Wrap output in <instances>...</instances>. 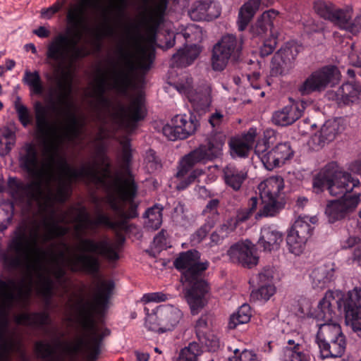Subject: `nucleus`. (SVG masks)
Listing matches in <instances>:
<instances>
[{"label":"nucleus","instance_id":"33","mask_svg":"<svg viewBox=\"0 0 361 361\" xmlns=\"http://www.w3.org/2000/svg\"><path fill=\"white\" fill-rule=\"evenodd\" d=\"M255 152L266 169L271 171L281 166L271 149H268L266 142H257L255 146Z\"/></svg>","mask_w":361,"mask_h":361},{"label":"nucleus","instance_id":"36","mask_svg":"<svg viewBox=\"0 0 361 361\" xmlns=\"http://www.w3.org/2000/svg\"><path fill=\"white\" fill-rule=\"evenodd\" d=\"M259 7V0H249L240 8L238 13V26L240 31L245 29Z\"/></svg>","mask_w":361,"mask_h":361},{"label":"nucleus","instance_id":"11","mask_svg":"<svg viewBox=\"0 0 361 361\" xmlns=\"http://www.w3.org/2000/svg\"><path fill=\"white\" fill-rule=\"evenodd\" d=\"M183 312L173 305L158 306L152 314L147 313L145 326L157 333H164L174 329L182 320Z\"/></svg>","mask_w":361,"mask_h":361},{"label":"nucleus","instance_id":"61","mask_svg":"<svg viewBox=\"0 0 361 361\" xmlns=\"http://www.w3.org/2000/svg\"><path fill=\"white\" fill-rule=\"evenodd\" d=\"M274 277V271L268 267L263 269L258 275L259 284L271 283Z\"/></svg>","mask_w":361,"mask_h":361},{"label":"nucleus","instance_id":"10","mask_svg":"<svg viewBox=\"0 0 361 361\" xmlns=\"http://www.w3.org/2000/svg\"><path fill=\"white\" fill-rule=\"evenodd\" d=\"M145 115L144 98L141 94L133 97L128 106L121 103L113 108L111 119L118 128L130 133L137 128L138 121L142 120Z\"/></svg>","mask_w":361,"mask_h":361},{"label":"nucleus","instance_id":"34","mask_svg":"<svg viewBox=\"0 0 361 361\" xmlns=\"http://www.w3.org/2000/svg\"><path fill=\"white\" fill-rule=\"evenodd\" d=\"M360 96H361V85L357 82L344 83L336 92L337 99L345 104L354 102Z\"/></svg>","mask_w":361,"mask_h":361},{"label":"nucleus","instance_id":"8","mask_svg":"<svg viewBox=\"0 0 361 361\" xmlns=\"http://www.w3.org/2000/svg\"><path fill=\"white\" fill-rule=\"evenodd\" d=\"M360 185V181L354 178L349 173L339 171L338 165L331 162L322 168L314 177L312 187L315 192L319 193L326 186L332 196L347 195L355 188Z\"/></svg>","mask_w":361,"mask_h":361},{"label":"nucleus","instance_id":"24","mask_svg":"<svg viewBox=\"0 0 361 361\" xmlns=\"http://www.w3.org/2000/svg\"><path fill=\"white\" fill-rule=\"evenodd\" d=\"M257 134V129L251 128L246 133L231 138L229 142L231 156L233 157H247L252 149Z\"/></svg>","mask_w":361,"mask_h":361},{"label":"nucleus","instance_id":"6","mask_svg":"<svg viewBox=\"0 0 361 361\" xmlns=\"http://www.w3.org/2000/svg\"><path fill=\"white\" fill-rule=\"evenodd\" d=\"M14 299L12 282L0 279V361H8L11 353L23 354L21 339L16 329L11 328L5 310Z\"/></svg>","mask_w":361,"mask_h":361},{"label":"nucleus","instance_id":"14","mask_svg":"<svg viewBox=\"0 0 361 361\" xmlns=\"http://www.w3.org/2000/svg\"><path fill=\"white\" fill-rule=\"evenodd\" d=\"M338 78V71L334 66H324L312 72L298 87L301 95L322 92Z\"/></svg>","mask_w":361,"mask_h":361},{"label":"nucleus","instance_id":"30","mask_svg":"<svg viewBox=\"0 0 361 361\" xmlns=\"http://www.w3.org/2000/svg\"><path fill=\"white\" fill-rule=\"evenodd\" d=\"M334 300V293L331 290L327 291L319 302L315 311V317L318 322H324V323L335 322L336 312L332 307V302Z\"/></svg>","mask_w":361,"mask_h":361},{"label":"nucleus","instance_id":"63","mask_svg":"<svg viewBox=\"0 0 361 361\" xmlns=\"http://www.w3.org/2000/svg\"><path fill=\"white\" fill-rule=\"evenodd\" d=\"M359 240V238L357 237L349 236L346 239L342 240L341 241V247L344 250L351 248L354 246L355 247L357 245L360 244L358 243Z\"/></svg>","mask_w":361,"mask_h":361},{"label":"nucleus","instance_id":"44","mask_svg":"<svg viewBox=\"0 0 361 361\" xmlns=\"http://www.w3.org/2000/svg\"><path fill=\"white\" fill-rule=\"evenodd\" d=\"M201 353L200 345L196 342H192L180 350L178 361H197Z\"/></svg>","mask_w":361,"mask_h":361},{"label":"nucleus","instance_id":"38","mask_svg":"<svg viewBox=\"0 0 361 361\" xmlns=\"http://www.w3.org/2000/svg\"><path fill=\"white\" fill-rule=\"evenodd\" d=\"M22 81L29 87L31 94L42 95L44 93V84L39 71H35L32 72L26 69Z\"/></svg>","mask_w":361,"mask_h":361},{"label":"nucleus","instance_id":"27","mask_svg":"<svg viewBox=\"0 0 361 361\" xmlns=\"http://www.w3.org/2000/svg\"><path fill=\"white\" fill-rule=\"evenodd\" d=\"M248 178V171L245 167L228 164L223 169L225 185L235 192L240 191Z\"/></svg>","mask_w":361,"mask_h":361},{"label":"nucleus","instance_id":"5","mask_svg":"<svg viewBox=\"0 0 361 361\" xmlns=\"http://www.w3.org/2000/svg\"><path fill=\"white\" fill-rule=\"evenodd\" d=\"M175 267L183 272L181 281L188 283L185 298L190 306L192 315L199 313L205 304V295L208 292V284L202 279L204 271L208 268L209 262H200V253L195 250L182 252L174 261Z\"/></svg>","mask_w":361,"mask_h":361},{"label":"nucleus","instance_id":"12","mask_svg":"<svg viewBox=\"0 0 361 361\" xmlns=\"http://www.w3.org/2000/svg\"><path fill=\"white\" fill-rule=\"evenodd\" d=\"M243 41L233 34L224 35L214 45L212 65L214 71H223L230 60L237 59L242 51Z\"/></svg>","mask_w":361,"mask_h":361},{"label":"nucleus","instance_id":"56","mask_svg":"<svg viewBox=\"0 0 361 361\" xmlns=\"http://www.w3.org/2000/svg\"><path fill=\"white\" fill-rule=\"evenodd\" d=\"M176 124L172 123L171 125L166 124L162 128V133L164 135L170 140H176L178 139L181 140L180 133L177 130Z\"/></svg>","mask_w":361,"mask_h":361},{"label":"nucleus","instance_id":"31","mask_svg":"<svg viewBox=\"0 0 361 361\" xmlns=\"http://www.w3.org/2000/svg\"><path fill=\"white\" fill-rule=\"evenodd\" d=\"M278 15V12L274 9L264 12L257 19L255 25H252L250 32L253 36L263 37L268 31L272 32L273 20Z\"/></svg>","mask_w":361,"mask_h":361},{"label":"nucleus","instance_id":"41","mask_svg":"<svg viewBox=\"0 0 361 361\" xmlns=\"http://www.w3.org/2000/svg\"><path fill=\"white\" fill-rule=\"evenodd\" d=\"M251 317V309L247 304L242 305L236 313L232 314L228 322L230 329H235L238 325L247 323Z\"/></svg>","mask_w":361,"mask_h":361},{"label":"nucleus","instance_id":"32","mask_svg":"<svg viewBox=\"0 0 361 361\" xmlns=\"http://www.w3.org/2000/svg\"><path fill=\"white\" fill-rule=\"evenodd\" d=\"M334 277L332 267L323 265L314 269L310 274V279L314 288H324Z\"/></svg>","mask_w":361,"mask_h":361},{"label":"nucleus","instance_id":"13","mask_svg":"<svg viewBox=\"0 0 361 361\" xmlns=\"http://www.w3.org/2000/svg\"><path fill=\"white\" fill-rule=\"evenodd\" d=\"M338 310L345 314V322L355 332L361 331V287H355L336 300Z\"/></svg>","mask_w":361,"mask_h":361},{"label":"nucleus","instance_id":"21","mask_svg":"<svg viewBox=\"0 0 361 361\" xmlns=\"http://www.w3.org/2000/svg\"><path fill=\"white\" fill-rule=\"evenodd\" d=\"M307 106L304 100L292 102L282 109L276 111L272 116V121L279 126H287L299 119Z\"/></svg>","mask_w":361,"mask_h":361},{"label":"nucleus","instance_id":"42","mask_svg":"<svg viewBox=\"0 0 361 361\" xmlns=\"http://www.w3.org/2000/svg\"><path fill=\"white\" fill-rule=\"evenodd\" d=\"M162 209L158 206H154L147 210L145 214L146 219L145 224L149 228L157 230L162 223Z\"/></svg>","mask_w":361,"mask_h":361},{"label":"nucleus","instance_id":"48","mask_svg":"<svg viewBox=\"0 0 361 361\" xmlns=\"http://www.w3.org/2000/svg\"><path fill=\"white\" fill-rule=\"evenodd\" d=\"M275 290L272 283L259 284V289L252 292L251 296L258 300L267 301L274 294Z\"/></svg>","mask_w":361,"mask_h":361},{"label":"nucleus","instance_id":"47","mask_svg":"<svg viewBox=\"0 0 361 361\" xmlns=\"http://www.w3.org/2000/svg\"><path fill=\"white\" fill-rule=\"evenodd\" d=\"M264 203L263 207L256 214L257 219L262 217H269L276 216L280 210L279 202L278 200H273Z\"/></svg>","mask_w":361,"mask_h":361},{"label":"nucleus","instance_id":"62","mask_svg":"<svg viewBox=\"0 0 361 361\" xmlns=\"http://www.w3.org/2000/svg\"><path fill=\"white\" fill-rule=\"evenodd\" d=\"M224 119V115L221 112L216 111V112L211 114L209 118V122L213 128L219 127Z\"/></svg>","mask_w":361,"mask_h":361},{"label":"nucleus","instance_id":"40","mask_svg":"<svg viewBox=\"0 0 361 361\" xmlns=\"http://www.w3.org/2000/svg\"><path fill=\"white\" fill-rule=\"evenodd\" d=\"M16 136L14 131L8 128L0 130V156L7 155L16 144Z\"/></svg>","mask_w":361,"mask_h":361},{"label":"nucleus","instance_id":"59","mask_svg":"<svg viewBox=\"0 0 361 361\" xmlns=\"http://www.w3.org/2000/svg\"><path fill=\"white\" fill-rule=\"evenodd\" d=\"M237 226L236 220L233 217H231L226 219L218 228L220 233H225L227 236L235 229Z\"/></svg>","mask_w":361,"mask_h":361},{"label":"nucleus","instance_id":"37","mask_svg":"<svg viewBox=\"0 0 361 361\" xmlns=\"http://www.w3.org/2000/svg\"><path fill=\"white\" fill-rule=\"evenodd\" d=\"M171 122L176 124L181 140L194 134L198 126L197 121H194L191 117L188 118L186 115H176Z\"/></svg>","mask_w":361,"mask_h":361},{"label":"nucleus","instance_id":"35","mask_svg":"<svg viewBox=\"0 0 361 361\" xmlns=\"http://www.w3.org/2000/svg\"><path fill=\"white\" fill-rule=\"evenodd\" d=\"M200 50L196 45L185 47L173 55V64L177 66L190 65L199 55Z\"/></svg>","mask_w":361,"mask_h":361},{"label":"nucleus","instance_id":"15","mask_svg":"<svg viewBox=\"0 0 361 361\" xmlns=\"http://www.w3.org/2000/svg\"><path fill=\"white\" fill-rule=\"evenodd\" d=\"M360 193H355L328 201L324 214L329 223L334 224L349 216L355 211L360 202Z\"/></svg>","mask_w":361,"mask_h":361},{"label":"nucleus","instance_id":"28","mask_svg":"<svg viewBox=\"0 0 361 361\" xmlns=\"http://www.w3.org/2000/svg\"><path fill=\"white\" fill-rule=\"evenodd\" d=\"M283 241V233L274 226H264L261 228L258 245L264 251L277 250Z\"/></svg>","mask_w":361,"mask_h":361},{"label":"nucleus","instance_id":"53","mask_svg":"<svg viewBox=\"0 0 361 361\" xmlns=\"http://www.w3.org/2000/svg\"><path fill=\"white\" fill-rule=\"evenodd\" d=\"M233 352L235 356L229 357V361H259V358L253 351L245 350L239 356L238 349H235Z\"/></svg>","mask_w":361,"mask_h":361},{"label":"nucleus","instance_id":"29","mask_svg":"<svg viewBox=\"0 0 361 361\" xmlns=\"http://www.w3.org/2000/svg\"><path fill=\"white\" fill-rule=\"evenodd\" d=\"M15 319L18 324L37 327L43 329L47 334L49 333V329L45 326L51 324V319L49 313L46 312L21 313L16 315Z\"/></svg>","mask_w":361,"mask_h":361},{"label":"nucleus","instance_id":"18","mask_svg":"<svg viewBox=\"0 0 361 361\" xmlns=\"http://www.w3.org/2000/svg\"><path fill=\"white\" fill-rule=\"evenodd\" d=\"M301 49L300 45L295 42L286 43L273 57L271 75L277 76L288 73Z\"/></svg>","mask_w":361,"mask_h":361},{"label":"nucleus","instance_id":"22","mask_svg":"<svg viewBox=\"0 0 361 361\" xmlns=\"http://www.w3.org/2000/svg\"><path fill=\"white\" fill-rule=\"evenodd\" d=\"M315 12L324 19L331 20L343 29L346 19L352 17L351 10L336 9L331 4L318 1L314 4Z\"/></svg>","mask_w":361,"mask_h":361},{"label":"nucleus","instance_id":"16","mask_svg":"<svg viewBox=\"0 0 361 361\" xmlns=\"http://www.w3.org/2000/svg\"><path fill=\"white\" fill-rule=\"evenodd\" d=\"M140 16L142 23L149 29V34L144 37L148 41L151 35L155 38V30L161 23L166 8V3L164 0L153 1V0H142ZM156 40L154 39V42Z\"/></svg>","mask_w":361,"mask_h":361},{"label":"nucleus","instance_id":"23","mask_svg":"<svg viewBox=\"0 0 361 361\" xmlns=\"http://www.w3.org/2000/svg\"><path fill=\"white\" fill-rule=\"evenodd\" d=\"M221 14L219 5L213 0H200L194 4L189 11L192 20L210 21Z\"/></svg>","mask_w":361,"mask_h":361},{"label":"nucleus","instance_id":"49","mask_svg":"<svg viewBox=\"0 0 361 361\" xmlns=\"http://www.w3.org/2000/svg\"><path fill=\"white\" fill-rule=\"evenodd\" d=\"M14 106L19 121L23 126L26 127L31 123V116L28 109L20 102V97H17Z\"/></svg>","mask_w":361,"mask_h":361},{"label":"nucleus","instance_id":"60","mask_svg":"<svg viewBox=\"0 0 361 361\" xmlns=\"http://www.w3.org/2000/svg\"><path fill=\"white\" fill-rule=\"evenodd\" d=\"M92 0H80V2L72 4L67 13H85L86 6L90 5Z\"/></svg>","mask_w":361,"mask_h":361},{"label":"nucleus","instance_id":"64","mask_svg":"<svg viewBox=\"0 0 361 361\" xmlns=\"http://www.w3.org/2000/svg\"><path fill=\"white\" fill-rule=\"evenodd\" d=\"M200 341L204 343L209 348V350L212 351L216 350L220 346L219 340L214 336H212V338L209 339L207 335L206 338Z\"/></svg>","mask_w":361,"mask_h":361},{"label":"nucleus","instance_id":"1","mask_svg":"<svg viewBox=\"0 0 361 361\" xmlns=\"http://www.w3.org/2000/svg\"><path fill=\"white\" fill-rule=\"evenodd\" d=\"M72 92V81L67 77L57 78L55 87H50L47 92L49 109L61 123V133L56 124L50 123L47 110L39 102L34 105L36 126L42 137L46 161L40 162L35 145L26 143L19 152V164L32 178L30 183H24L16 178L8 181V192L15 202L29 211L35 204L39 209L51 206L54 202H66L71 194L73 180L78 179L89 183L106 185V202L116 215L123 220L137 216V204L134 199L137 186L130 176L126 178L116 177L107 183L109 164L107 157L100 154L104 165L99 173L95 160L82 164L79 169L73 168L64 157L59 155V148L64 140L75 142L80 136L83 125L71 111L72 103L68 100Z\"/></svg>","mask_w":361,"mask_h":361},{"label":"nucleus","instance_id":"26","mask_svg":"<svg viewBox=\"0 0 361 361\" xmlns=\"http://www.w3.org/2000/svg\"><path fill=\"white\" fill-rule=\"evenodd\" d=\"M284 189V180L281 176H271L262 181L258 190L262 202L278 200Z\"/></svg>","mask_w":361,"mask_h":361},{"label":"nucleus","instance_id":"25","mask_svg":"<svg viewBox=\"0 0 361 361\" xmlns=\"http://www.w3.org/2000/svg\"><path fill=\"white\" fill-rule=\"evenodd\" d=\"M348 124V120L342 117L329 120L323 124L318 134L314 135V139L318 138L319 144L331 142L345 130Z\"/></svg>","mask_w":361,"mask_h":361},{"label":"nucleus","instance_id":"20","mask_svg":"<svg viewBox=\"0 0 361 361\" xmlns=\"http://www.w3.org/2000/svg\"><path fill=\"white\" fill-rule=\"evenodd\" d=\"M192 79L187 78L185 83H178L177 90L187 96L195 111L200 114L205 112L212 104L211 87L206 86L199 92L194 91Z\"/></svg>","mask_w":361,"mask_h":361},{"label":"nucleus","instance_id":"2","mask_svg":"<svg viewBox=\"0 0 361 361\" xmlns=\"http://www.w3.org/2000/svg\"><path fill=\"white\" fill-rule=\"evenodd\" d=\"M46 209L49 211V214L42 217L39 221L33 220L29 225L16 230L8 244V250L1 254V259L5 266L10 269L25 267L30 281L29 291L31 289L32 274H35L38 279L37 292L49 303L56 284L48 273L53 275L57 285L61 288L60 297H63L69 292L70 280L66 276V272L63 267L65 252H51L49 259L51 267L48 268L44 263L48 252L39 246V242L46 243L69 232L68 226L59 224L68 225L75 223L74 230L79 239L78 250L80 253L66 260L67 267L73 272L97 274L100 269L99 256L109 262L118 259V252L124 238L113 242L108 238L99 241L82 238L87 230H94L100 225L112 229L118 226L117 221H112L107 214L100 211L97 212L96 219L93 220L85 207L78 209V214L74 218L71 217L73 207L61 211L59 214L53 208V204L43 207L42 210Z\"/></svg>","mask_w":361,"mask_h":361},{"label":"nucleus","instance_id":"58","mask_svg":"<svg viewBox=\"0 0 361 361\" xmlns=\"http://www.w3.org/2000/svg\"><path fill=\"white\" fill-rule=\"evenodd\" d=\"M276 44V38L275 37L266 39L260 48V54L262 56L271 54L275 49Z\"/></svg>","mask_w":361,"mask_h":361},{"label":"nucleus","instance_id":"55","mask_svg":"<svg viewBox=\"0 0 361 361\" xmlns=\"http://www.w3.org/2000/svg\"><path fill=\"white\" fill-rule=\"evenodd\" d=\"M122 146V161L123 167L128 168L131 161L132 154L130 147V142L128 139H124L121 141Z\"/></svg>","mask_w":361,"mask_h":361},{"label":"nucleus","instance_id":"39","mask_svg":"<svg viewBox=\"0 0 361 361\" xmlns=\"http://www.w3.org/2000/svg\"><path fill=\"white\" fill-rule=\"evenodd\" d=\"M281 361H310V356L302 345H296L293 348H283L280 355Z\"/></svg>","mask_w":361,"mask_h":361},{"label":"nucleus","instance_id":"45","mask_svg":"<svg viewBox=\"0 0 361 361\" xmlns=\"http://www.w3.org/2000/svg\"><path fill=\"white\" fill-rule=\"evenodd\" d=\"M14 212V205L11 202H5L0 205V231H4L10 224Z\"/></svg>","mask_w":361,"mask_h":361},{"label":"nucleus","instance_id":"43","mask_svg":"<svg viewBox=\"0 0 361 361\" xmlns=\"http://www.w3.org/2000/svg\"><path fill=\"white\" fill-rule=\"evenodd\" d=\"M212 316L210 314H203L197 320L195 329L199 341L206 338V336L209 332L212 324Z\"/></svg>","mask_w":361,"mask_h":361},{"label":"nucleus","instance_id":"7","mask_svg":"<svg viewBox=\"0 0 361 361\" xmlns=\"http://www.w3.org/2000/svg\"><path fill=\"white\" fill-rule=\"evenodd\" d=\"M224 141L219 137H212L205 145H201L198 148L185 155L180 161L176 177L180 180L176 185V189L183 190L188 188L195 180L203 173L201 169L192 171L186 179L184 176L197 163L211 160L221 155Z\"/></svg>","mask_w":361,"mask_h":361},{"label":"nucleus","instance_id":"46","mask_svg":"<svg viewBox=\"0 0 361 361\" xmlns=\"http://www.w3.org/2000/svg\"><path fill=\"white\" fill-rule=\"evenodd\" d=\"M271 150L281 166L293 156V150L288 142L279 143Z\"/></svg>","mask_w":361,"mask_h":361},{"label":"nucleus","instance_id":"9","mask_svg":"<svg viewBox=\"0 0 361 361\" xmlns=\"http://www.w3.org/2000/svg\"><path fill=\"white\" fill-rule=\"evenodd\" d=\"M316 342L322 359L341 357L346 342L341 326L336 322L318 324Z\"/></svg>","mask_w":361,"mask_h":361},{"label":"nucleus","instance_id":"50","mask_svg":"<svg viewBox=\"0 0 361 361\" xmlns=\"http://www.w3.org/2000/svg\"><path fill=\"white\" fill-rule=\"evenodd\" d=\"M214 225L215 220H207V222L191 235V241L194 244L200 243L202 242V240L204 239V238L207 236L208 232L212 228L214 227Z\"/></svg>","mask_w":361,"mask_h":361},{"label":"nucleus","instance_id":"57","mask_svg":"<svg viewBox=\"0 0 361 361\" xmlns=\"http://www.w3.org/2000/svg\"><path fill=\"white\" fill-rule=\"evenodd\" d=\"M168 299L166 294L162 292H154L144 294L142 298V301L144 302H159L166 301Z\"/></svg>","mask_w":361,"mask_h":361},{"label":"nucleus","instance_id":"19","mask_svg":"<svg viewBox=\"0 0 361 361\" xmlns=\"http://www.w3.org/2000/svg\"><path fill=\"white\" fill-rule=\"evenodd\" d=\"M227 255L232 262L249 269L255 267L259 262L255 245L247 240L231 245Z\"/></svg>","mask_w":361,"mask_h":361},{"label":"nucleus","instance_id":"4","mask_svg":"<svg viewBox=\"0 0 361 361\" xmlns=\"http://www.w3.org/2000/svg\"><path fill=\"white\" fill-rule=\"evenodd\" d=\"M126 44L122 43L117 49L118 61L106 74H102L95 79L94 94L95 108H107L110 101L105 96L107 78L111 81V88L119 94H126L133 80V75L137 70L147 71L154 58V37L151 35L145 41L137 25L132 24L125 29Z\"/></svg>","mask_w":361,"mask_h":361},{"label":"nucleus","instance_id":"3","mask_svg":"<svg viewBox=\"0 0 361 361\" xmlns=\"http://www.w3.org/2000/svg\"><path fill=\"white\" fill-rule=\"evenodd\" d=\"M115 284L111 280H99L93 290L92 301L80 296L75 309L80 325L85 331V338H80L75 343L61 341L59 338L52 343L39 341L35 343L37 356L49 361H64L62 355L75 357L83 348L86 361H96L101 353L102 339L109 334V330L96 323L95 315L102 316L108 308Z\"/></svg>","mask_w":361,"mask_h":361},{"label":"nucleus","instance_id":"52","mask_svg":"<svg viewBox=\"0 0 361 361\" xmlns=\"http://www.w3.org/2000/svg\"><path fill=\"white\" fill-rule=\"evenodd\" d=\"M145 162L148 170L153 173L161 168V164L159 159L156 156L153 150H149L147 152L145 157Z\"/></svg>","mask_w":361,"mask_h":361},{"label":"nucleus","instance_id":"51","mask_svg":"<svg viewBox=\"0 0 361 361\" xmlns=\"http://www.w3.org/2000/svg\"><path fill=\"white\" fill-rule=\"evenodd\" d=\"M219 205V200L218 199H212L208 202L205 208L203 210V214L207 216V220H215V223L219 219V213L217 211Z\"/></svg>","mask_w":361,"mask_h":361},{"label":"nucleus","instance_id":"54","mask_svg":"<svg viewBox=\"0 0 361 361\" xmlns=\"http://www.w3.org/2000/svg\"><path fill=\"white\" fill-rule=\"evenodd\" d=\"M66 3V0H57L52 6L41 11V16L43 18L50 19L56 13L61 9Z\"/></svg>","mask_w":361,"mask_h":361},{"label":"nucleus","instance_id":"17","mask_svg":"<svg viewBox=\"0 0 361 361\" xmlns=\"http://www.w3.org/2000/svg\"><path fill=\"white\" fill-rule=\"evenodd\" d=\"M312 233V227L307 217L298 218L290 229L286 237L287 247L290 252L300 255L305 249L307 240Z\"/></svg>","mask_w":361,"mask_h":361}]
</instances>
